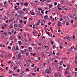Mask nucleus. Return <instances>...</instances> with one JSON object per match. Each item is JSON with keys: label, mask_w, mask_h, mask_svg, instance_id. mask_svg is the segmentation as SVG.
Segmentation results:
<instances>
[{"label": "nucleus", "mask_w": 77, "mask_h": 77, "mask_svg": "<svg viewBox=\"0 0 77 77\" xmlns=\"http://www.w3.org/2000/svg\"><path fill=\"white\" fill-rule=\"evenodd\" d=\"M2 29H4V27L3 26H2Z\"/></svg>", "instance_id": "e2e57ef3"}, {"label": "nucleus", "mask_w": 77, "mask_h": 77, "mask_svg": "<svg viewBox=\"0 0 77 77\" xmlns=\"http://www.w3.org/2000/svg\"><path fill=\"white\" fill-rule=\"evenodd\" d=\"M14 27H18V25H17V24H14Z\"/></svg>", "instance_id": "423d86ee"}, {"label": "nucleus", "mask_w": 77, "mask_h": 77, "mask_svg": "<svg viewBox=\"0 0 77 77\" xmlns=\"http://www.w3.org/2000/svg\"><path fill=\"white\" fill-rule=\"evenodd\" d=\"M4 5H5V4H6V3H7V2H6V1H5V2H4Z\"/></svg>", "instance_id": "49530a36"}, {"label": "nucleus", "mask_w": 77, "mask_h": 77, "mask_svg": "<svg viewBox=\"0 0 77 77\" xmlns=\"http://www.w3.org/2000/svg\"><path fill=\"white\" fill-rule=\"evenodd\" d=\"M62 68V67H61V66H60L58 68V70H59V69H60L61 68Z\"/></svg>", "instance_id": "a211bd4d"}, {"label": "nucleus", "mask_w": 77, "mask_h": 77, "mask_svg": "<svg viewBox=\"0 0 77 77\" xmlns=\"http://www.w3.org/2000/svg\"><path fill=\"white\" fill-rule=\"evenodd\" d=\"M38 46H41V43H39L38 44Z\"/></svg>", "instance_id": "393cba45"}, {"label": "nucleus", "mask_w": 77, "mask_h": 77, "mask_svg": "<svg viewBox=\"0 0 77 77\" xmlns=\"http://www.w3.org/2000/svg\"><path fill=\"white\" fill-rule=\"evenodd\" d=\"M18 43H19V45H21V41H19L18 42Z\"/></svg>", "instance_id": "4be33fe9"}, {"label": "nucleus", "mask_w": 77, "mask_h": 77, "mask_svg": "<svg viewBox=\"0 0 77 77\" xmlns=\"http://www.w3.org/2000/svg\"><path fill=\"white\" fill-rule=\"evenodd\" d=\"M24 46H21V48H22V49L24 48Z\"/></svg>", "instance_id": "2f4dec72"}, {"label": "nucleus", "mask_w": 77, "mask_h": 77, "mask_svg": "<svg viewBox=\"0 0 77 77\" xmlns=\"http://www.w3.org/2000/svg\"><path fill=\"white\" fill-rule=\"evenodd\" d=\"M16 4L17 5H18V6H20V4H19V3H17Z\"/></svg>", "instance_id": "6e6d98bb"}, {"label": "nucleus", "mask_w": 77, "mask_h": 77, "mask_svg": "<svg viewBox=\"0 0 77 77\" xmlns=\"http://www.w3.org/2000/svg\"><path fill=\"white\" fill-rule=\"evenodd\" d=\"M68 69H69V67H68L67 69H66V71H69V70Z\"/></svg>", "instance_id": "bb28decb"}, {"label": "nucleus", "mask_w": 77, "mask_h": 77, "mask_svg": "<svg viewBox=\"0 0 77 77\" xmlns=\"http://www.w3.org/2000/svg\"><path fill=\"white\" fill-rule=\"evenodd\" d=\"M8 49H9V50H11V47L8 46Z\"/></svg>", "instance_id": "ddd939ff"}, {"label": "nucleus", "mask_w": 77, "mask_h": 77, "mask_svg": "<svg viewBox=\"0 0 77 77\" xmlns=\"http://www.w3.org/2000/svg\"><path fill=\"white\" fill-rule=\"evenodd\" d=\"M5 38V36L4 35V36H1V38Z\"/></svg>", "instance_id": "79ce46f5"}, {"label": "nucleus", "mask_w": 77, "mask_h": 77, "mask_svg": "<svg viewBox=\"0 0 77 77\" xmlns=\"http://www.w3.org/2000/svg\"><path fill=\"white\" fill-rule=\"evenodd\" d=\"M75 63H76L77 64V60H75Z\"/></svg>", "instance_id": "338daca9"}, {"label": "nucleus", "mask_w": 77, "mask_h": 77, "mask_svg": "<svg viewBox=\"0 0 77 77\" xmlns=\"http://www.w3.org/2000/svg\"><path fill=\"white\" fill-rule=\"evenodd\" d=\"M59 47L60 48V49H61V48H62V47L60 45L59 46Z\"/></svg>", "instance_id": "37998d69"}, {"label": "nucleus", "mask_w": 77, "mask_h": 77, "mask_svg": "<svg viewBox=\"0 0 77 77\" xmlns=\"http://www.w3.org/2000/svg\"><path fill=\"white\" fill-rule=\"evenodd\" d=\"M63 66H64L65 68L66 67V66L64 64H63Z\"/></svg>", "instance_id": "de8ad7c7"}, {"label": "nucleus", "mask_w": 77, "mask_h": 77, "mask_svg": "<svg viewBox=\"0 0 77 77\" xmlns=\"http://www.w3.org/2000/svg\"><path fill=\"white\" fill-rule=\"evenodd\" d=\"M20 71V69H18L17 70V72H19Z\"/></svg>", "instance_id": "7c9ffc66"}, {"label": "nucleus", "mask_w": 77, "mask_h": 77, "mask_svg": "<svg viewBox=\"0 0 77 77\" xmlns=\"http://www.w3.org/2000/svg\"><path fill=\"white\" fill-rule=\"evenodd\" d=\"M26 56H27V55H28V54H29V52L26 53Z\"/></svg>", "instance_id": "a19ab883"}, {"label": "nucleus", "mask_w": 77, "mask_h": 77, "mask_svg": "<svg viewBox=\"0 0 77 77\" xmlns=\"http://www.w3.org/2000/svg\"><path fill=\"white\" fill-rule=\"evenodd\" d=\"M10 29H12V28H13V26H12L10 25Z\"/></svg>", "instance_id": "4468645a"}, {"label": "nucleus", "mask_w": 77, "mask_h": 77, "mask_svg": "<svg viewBox=\"0 0 77 77\" xmlns=\"http://www.w3.org/2000/svg\"><path fill=\"white\" fill-rule=\"evenodd\" d=\"M58 75H57V74L55 73V76H57Z\"/></svg>", "instance_id": "864d4df0"}, {"label": "nucleus", "mask_w": 77, "mask_h": 77, "mask_svg": "<svg viewBox=\"0 0 77 77\" xmlns=\"http://www.w3.org/2000/svg\"><path fill=\"white\" fill-rule=\"evenodd\" d=\"M31 15H34L35 14V13L32 12L31 13Z\"/></svg>", "instance_id": "9b49d317"}, {"label": "nucleus", "mask_w": 77, "mask_h": 77, "mask_svg": "<svg viewBox=\"0 0 77 77\" xmlns=\"http://www.w3.org/2000/svg\"><path fill=\"white\" fill-rule=\"evenodd\" d=\"M38 9L39 10V11H41V10H42V9L41 8H38Z\"/></svg>", "instance_id": "c03bdc74"}, {"label": "nucleus", "mask_w": 77, "mask_h": 77, "mask_svg": "<svg viewBox=\"0 0 77 77\" xmlns=\"http://www.w3.org/2000/svg\"><path fill=\"white\" fill-rule=\"evenodd\" d=\"M12 36H10V39H11L12 41V39H13L12 38Z\"/></svg>", "instance_id": "f704fd0d"}, {"label": "nucleus", "mask_w": 77, "mask_h": 77, "mask_svg": "<svg viewBox=\"0 0 77 77\" xmlns=\"http://www.w3.org/2000/svg\"><path fill=\"white\" fill-rule=\"evenodd\" d=\"M38 59L39 60H41V57H38Z\"/></svg>", "instance_id": "4d7b16f0"}, {"label": "nucleus", "mask_w": 77, "mask_h": 77, "mask_svg": "<svg viewBox=\"0 0 77 77\" xmlns=\"http://www.w3.org/2000/svg\"><path fill=\"white\" fill-rule=\"evenodd\" d=\"M45 17H44V19H47L48 18V16L47 15H45L44 16Z\"/></svg>", "instance_id": "20e7f679"}, {"label": "nucleus", "mask_w": 77, "mask_h": 77, "mask_svg": "<svg viewBox=\"0 0 77 77\" xmlns=\"http://www.w3.org/2000/svg\"><path fill=\"white\" fill-rule=\"evenodd\" d=\"M52 47L54 48H54H56V47H55V45H52Z\"/></svg>", "instance_id": "2eb2a0df"}, {"label": "nucleus", "mask_w": 77, "mask_h": 77, "mask_svg": "<svg viewBox=\"0 0 77 77\" xmlns=\"http://www.w3.org/2000/svg\"><path fill=\"white\" fill-rule=\"evenodd\" d=\"M24 11H26V8H24L23 10Z\"/></svg>", "instance_id": "69168bd1"}, {"label": "nucleus", "mask_w": 77, "mask_h": 77, "mask_svg": "<svg viewBox=\"0 0 77 77\" xmlns=\"http://www.w3.org/2000/svg\"><path fill=\"white\" fill-rule=\"evenodd\" d=\"M11 63H12V62L11 61H9L8 62V63H9V64Z\"/></svg>", "instance_id": "4c0bfd02"}, {"label": "nucleus", "mask_w": 77, "mask_h": 77, "mask_svg": "<svg viewBox=\"0 0 77 77\" xmlns=\"http://www.w3.org/2000/svg\"><path fill=\"white\" fill-rule=\"evenodd\" d=\"M73 21H74L72 19L71 20V23H72V24H73V23H74V22H73Z\"/></svg>", "instance_id": "dca6fc26"}, {"label": "nucleus", "mask_w": 77, "mask_h": 77, "mask_svg": "<svg viewBox=\"0 0 77 77\" xmlns=\"http://www.w3.org/2000/svg\"><path fill=\"white\" fill-rule=\"evenodd\" d=\"M45 48H48V49H49V48H48V46H45Z\"/></svg>", "instance_id": "b1692460"}, {"label": "nucleus", "mask_w": 77, "mask_h": 77, "mask_svg": "<svg viewBox=\"0 0 77 77\" xmlns=\"http://www.w3.org/2000/svg\"><path fill=\"white\" fill-rule=\"evenodd\" d=\"M54 5H57V2H55L54 3Z\"/></svg>", "instance_id": "e433bc0d"}, {"label": "nucleus", "mask_w": 77, "mask_h": 77, "mask_svg": "<svg viewBox=\"0 0 77 77\" xmlns=\"http://www.w3.org/2000/svg\"><path fill=\"white\" fill-rule=\"evenodd\" d=\"M28 62H30V63H32V62H31V60H29L28 61Z\"/></svg>", "instance_id": "ea45409f"}, {"label": "nucleus", "mask_w": 77, "mask_h": 77, "mask_svg": "<svg viewBox=\"0 0 77 77\" xmlns=\"http://www.w3.org/2000/svg\"><path fill=\"white\" fill-rule=\"evenodd\" d=\"M73 37L72 38L73 39H74V38H75V36H74V35H73Z\"/></svg>", "instance_id": "052dcab7"}, {"label": "nucleus", "mask_w": 77, "mask_h": 77, "mask_svg": "<svg viewBox=\"0 0 77 77\" xmlns=\"http://www.w3.org/2000/svg\"><path fill=\"white\" fill-rule=\"evenodd\" d=\"M52 6H53V5H50L49 7L50 8H51V7Z\"/></svg>", "instance_id": "09e8293b"}, {"label": "nucleus", "mask_w": 77, "mask_h": 77, "mask_svg": "<svg viewBox=\"0 0 77 77\" xmlns=\"http://www.w3.org/2000/svg\"><path fill=\"white\" fill-rule=\"evenodd\" d=\"M9 22V20H6V21L5 22V23H8Z\"/></svg>", "instance_id": "412c9836"}, {"label": "nucleus", "mask_w": 77, "mask_h": 77, "mask_svg": "<svg viewBox=\"0 0 77 77\" xmlns=\"http://www.w3.org/2000/svg\"><path fill=\"white\" fill-rule=\"evenodd\" d=\"M66 17H65V16H64L63 17V19H66Z\"/></svg>", "instance_id": "473e14b6"}, {"label": "nucleus", "mask_w": 77, "mask_h": 77, "mask_svg": "<svg viewBox=\"0 0 77 77\" xmlns=\"http://www.w3.org/2000/svg\"><path fill=\"white\" fill-rule=\"evenodd\" d=\"M3 6H4L5 8H8V5L5 4V5H4Z\"/></svg>", "instance_id": "6e6552de"}, {"label": "nucleus", "mask_w": 77, "mask_h": 77, "mask_svg": "<svg viewBox=\"0 0 77 77\" xmlns=\"http://www.w3.org/2000/svg\"><path fill=\"white\" fill-rule=\"evenodd\" d=\"M4 8H2V9H0V11H2V10H3V9H4Z\"/></svg>", "instance_id": "0e129e2a"}, {"label": "nucleus", "mask_w": 77, "mask_h": 77, "mask_svg": "<svg viewBox=\"0 0 77 77\" xmlns=\"http://www.w3.org/2000/svg\"><path fill=\"white\" fill-rule=\"evenodd\" d=\"M38 21H39V23H42V21H41V20H38Z\"/></svg>", "instance_id": "a878e982"}, {"label": "nucleus", "mask_w": 77, "mask_h": 77, "mask_svg": "<svg viewBox=\"0 0 77 77\" xmlns=\"http://www.w3.org/2000/svg\"><path fill=\"white\" fill-rule=\"evenodd\" d=\"M35 74H36L35 73H32V75H34V76H35Z\"/></svg>", "instance_id": "f8f14e48"}, {"label": "nucleus", "mask_w": 77, "mask_h": 77, "mask_svg": "<svg viewBox=\"0 0 77 77\" xmlns=\"http://www.w3.org/2000/svg\"><path fill=\"white\" fill-rule=\"evenodd\" d=\"M44 11V10H42L41 11V13H42V14H44V12H43Z\"/></svg>", "instance_id": "aec40b11"}, {"label": "nucleus", "mask_w": 77, "mask_h": 77, "mask_svg": "<svg viewBox=\"0 0 77 77\" xmlns=\"http://www.w3.org/2000/svg\"><path fill=\"white\" fill-rule=\"evenodd\" d=\"M75 71H77V68H75Z\"/></svg>", "instance_id": "774afa93"}, {"label": "nucleus", "mask_w": 77, "mask_h": 77, "mask_svg": "<svg viewBox=\"0 0 77 77\" xmlns=\"http://www.w3.org/2000/svg\"><path fill=\"white\" fill-rule=\"evenodd\" d=\"M14 8H15V9L16 10H18V8H17V7H14Z\"/></svg>", "instance_id": "bf43d9fd"}, {"label": "nucleus", "mask_w": 77, "mask_h": 77, "mask_svg": "<svg viewBox=\"0 0 77 77\" xmlns=\"http://www.w3.org/2000/svg\"><path fill=\"white\" fill-rule=\"evenodd\" d=\"M69 24L68 22H67L66 24V25H68Z\"/></svg>", "instance_id": "3c124183"}, {"label": "nucleus", "mask_w": 77, "mask_h": 77, "mask_svg": "<svg viewBox=\"0 0 77 77\" xmlns=\"http://www.w3.org/2000/svg\"><path fill=\"white\" fill-rule=\"evenodd\" d=\"M34 2L35 3H35H38V2L37 1H35Z\"/></svg>", "instance_id": "cd10ccee"}, {"label": "nucleus", "mask_w": 77, "mask_h": 77, "mask_svg": "<svg viewBox=\"0 0 77 77\" xmlns=\"http://www.w3.org/2000/svg\"><path fill=\"white\" fill-rule=\"evenodd\" d=\"M8 33L9 34H10V35H12V33L10 32H8Z\"/></svg>", "instance_id": "c756f323"}, {"label": "nucleus", "mask_w": 77, "mask_h": 77, "mask_svg": "<svg viewBox=\"0 0 77 77\" xmlns=\"http://www.w3.org/2000/svg\"><path fill=\"white\" fill-rule=\"evenodd\" d=\"M45 14H48V11H46L45 12Z\"/></svg>", "instance_id": "a18cd8bd"}, {"label": "nucleus", "mask_w": 77, "mask_h": 77, "mask_svg": "<svg viewBox=\"0 0 77 77\" xmlns=\"http://www.w3.org/2000/svg\"><path fill=\"white\" fill-rule=\"evenodd\" d=\"M35 25H33V27H32V28H33V29H35Z\"/></svg>", "instance_id": "5701e85b"}, {"label": "nucleus", "mask_w": 77, "mask_h": 77, "mask_svg": "<svg viewBox=\"0 0 77 77\" xmlns=\"http://www.w3.org/2000/svg\"><path fill=\"white\" fill-rule=\"evenodd\" d=\"M18 38L19 39H21V36L20 35H18Z\"/></svg>", "instance_id": "6ab92c4d"}, {"label": "nucleus", "mask_w": 77, "mask_h": 77, "mask_svg": "<svg viewBox=\"0 0 77 77\" xmlns=\"http://www.w3.org/2000/svg\"><path fill=\"white\" fill-rule=\"evenodd\" d=\"M21 25L20 24H18V27H19L20 28H22Z\"/></svg>", "instance_id": "0eeeda50"}, {"label": "nucleus", "mask_w": 77, "mask_h": 77, "mask_svg": "<svg viewBox=\"0 0 77 77\" xmlns=\"http://www.w3.org/2000/svg\"><path fill=\"white\" fill-rule=\"evenodd\" d=\"M45 72H46L48 74H50L51 73V71L49 69L46 70Z\"/></svg>", "instance_id": "f257e3e1"}, {"label": "nucleus", "mask_w": 77, "mask_h": 77, "mask_svg": "<svg viewBox=\"0 0 77 77\" xmlns=\"http://www.w3.org/2000/svg\"><path fill=\"white\" fill-rule=\"evenodd\" d=\"M24 5L25 6H27V5H28V3H27V2H26L24 3Z\"/></svg>", "instance_id": "39448f33"}, {"label": "nucleus", "mask_w": 77, "mask_h": 77, "mask_svg": "<svg viewBox=\"0 0 77 77\" xmlns=\"http://www.w3.org/2000/svg\"><path fill=\"white\" fill-rule=\"evenodd\" d=\"M29 50H32V48L31 47H29Z\"/></svg>", "instance_id": "f3484780"}, {"label": "nucleus", "mask_w": 77, "mask_h": 77, "mask_svg": "<svg viewBox=\"0 0 77 77\" xmlns=\"http://www.w3.org/2000/svg\"><path fill=\"white\" fill-rule=\"evenodd\" d=\"M48 25H50V24H51V23L50 22H49L48 23Z\"/></svg>", "instance_id": "13d9d810"}, {"label": "nucleus", "mask_w": 77, "mask_h": 77, "mask_svg": "<svg viewBox=\"0 0 77 77\" xmlns=\"http://www.w3.org/2000/svg\"><path fill=\"white\" fill-rule=\"evenodd\" d=\"M17 56H18V57L17 59H20V57H21V52H20L18 54V55Z\"/></svg>", "instance_id": "7ed1b4c3"}, {"label": "nucleus", "mask_w": 77, "mask_h": 77, "mask_svg": "<svg viewBox=\"0 0 77 77\" xmlns=\"http://www.w3.org/2000/svg\"><path fill=\"white\" fill-rule=\"evenodd\" d=\"M32 18L30 17V18H29V21H30V20H32Z\"/></svg>", "instance_id": "58836bf2"}, {"label": "nucleus", "mask_w": 77, "mask_h": 77, "mask_svg": "<svg viewBox=\"0 0 77 77\" xmlns=\"http://www.w3.org/2000/svg\"><path fill=\"white\" fill-rule=\"evenodd\" d=\"M57 25H58V26H62V25L59 24V23Z\"/></svg>", "instance_id": "680f3d73"}, {"label": "nucleus", "mask_w": 77, "mask_h": 77, "mask_svg": "<svg viewBox=\"0 0 77 77\" xmlns=\"http://www.w3.org/2000/svg\"><path fill=\"white\" fill-rule=\"evenodd\" d=\"M39 23L38 22H37V24L36 26H38V25H39Z\"/></svg>", "instance_id": "72a5a7b5"}, {"label": "nucleus", "mask_w": 77, "mask_h": 77, "mask_svg": "<svg viewBox=\"0 0 77 77\" xmlns=\"http://www.w3.org/2000/svg\"><path fill=\"white\" fill-rule=\"evenodd\" d=\"M3 62V60H2L1 62V63H2Z\"/></svg>", "instance_id": "5fc2aeb1"}, {"label": "nucleus", "mask_w": 77, "mask_h": 77, "mask_svg": "<svg viewBox=\"0 0 77 77\" xmlns=\"http://www.w3.org/2000/svg\"><path fill=\"white\" fill-rule=\"evenodd\" d=\"M51 45H53L54 44V42H51Z\"/></svg>", "instance_id": "c9c22d12"}, {"label": "nucleus", "mask_w": 77, "mask_h": 77, "mask_svg": "<svg viewBox=\"0 0 77 77\" xmlns=\"http://www.w3.org/2000/svg\"><path fill=\"white\" fill-rule=\"evenodd\" d=\"M26 22L27 21H26V20H25V21L23 23L24 24H26Z\"/></svg>", "instance_id": "8fccbe9b"}, {"label": "nucleus", "mask_w": 77, "mask_h": 77, "mask_svg": "<svg viewBox=\"0 0 77 77\" xmlns=\"http://www.w3.org/2000/svg\"><path fill=\"white\" fill-rule=\"evenodd\" d=\"M67 39L69 41H72V38H70L68 36L66 37Z\"/></svg>", "instance_id": "f03ea898"}, {"label": "nucleus", "mask_w": 77, "mask_h": 77, "mask_svg": "<svg viewBox=\"0 0 77 77\" xmlns=\"http://www.w3.org/2000/svg\"><path fill=\"white\" fill-rule=\"evenodd\" d=\"M8 67H7L5 68V69H6V70H8Z\"/></svg>", "instance_id": "603ef678"}, {"label": "nucleus", "mask_w": 77, "mask_h": 77, "mask_svg": "<svg viewBox=\"0 0 77 77\" xmlns=\"http://www.w3.org/2000/svg\"><path fill=\"white\" fill-rule=\"evenodd\" d=\"M20 4H21V6H23V5H24V3H22V2H21V3H20Z\"/></svg>", "instance_id": "c85d7f7f"}, {"label": "nucleus", "mask_w": 77, "mask_h": 77, "mask_svg": "<svg viewBox=\"0 0 77 77\" xmlns=\"http://www.w3.org/2000/svg\"><path fill=\"white\" fill-rule=\"evenodd\" d=\"M46 34H48V35H50L49 32H46Z\"/></svg>", "instance_id": "1a4fd4ad"}, {"label": "nucleus", "mask_w": 77, "mask_h": 77, "mask_svg": "<svg viewBox=\"0 0 77 77\" xmlns=\"http://www.w3.org/2000/svg\"><path fill=\"white\" fill-rule=\"evenodd\" d=\"M21 53L22 54H24V51H22V50H21Z\"/></svg>", "instance_id": "9d476101"}]
</instances>
